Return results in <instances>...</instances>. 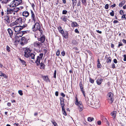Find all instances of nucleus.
I'll list each match as a JSON object with an SVG mask.
<instances>
[{
    "mask_svg": "<svg viewBox=\"0 0 126 126\" xmlns=\"http://www.w3.org/2000/svg\"><path fill=\"white\" fill-rule=\"evenodd\" d=\"M61 54L63 56H65V52L64 51H62L61 53Z\"/></svg>",
    "mask_w": 126,
    "mask_h": 126,
    "instance_id": "13d9d810",
    "label": "nucleus"
},
{
    "mask_svg": "<svg viewBox=\"0 0 126 126\" xmlns=\"http://www.w3.org/2000/svg\"><path fill=\"white\" fill-rule=\"evenodd\" d=\"M40 27V25L38 22H36L35 23L32 27L33 31L35 32L37 30H38L39 29Z\"/></svg>",
    "mask_w": 126,
    "mask_h": 126,
    "instance_id": "39448f33",
    "label": "nucleus"
},
{
    "mask_svg": "<svg viewBox=\"0 0 126 126\" xmlns=\"http://www.w3.org/2000/svg\"><path fill=\"white\" fill-rule=\"evenodd\" d=\"M21 39V41L20 44L22 46H23L30 42V38L29 36H26L22 37Z\"/></svg>",
    "mask_w": 126,
    "mask_h": 126,
    "instance_id": "f257e3e1",
    "label": "nucleus"
},
{
    "mask_svg": "<svg viewBox=\"0 0 126 126\" xmlns=\"http://www.w3.org/2000/svg\"><path fill=\"white\" fill-rule=\"evenodd\" d=\"M67 16L63 15L61 17V19L64 22H66L67 21Z\"/></svg>",
    "mask_w": 126,
    "mask_h": 126,
    "instance_id": "aec40b11",
    "label": "nucleus"
},
{
    "mask_svg": "<svg viewBox=\"0 0 126 126\" xmlns=\"http://www.w3.org/2000/svg\"><path fill=\"white\" fill-rule=\"evenodd\" d=\"M23 50L24 51V57L26 58L29 57L32 50L30 48L27 47L23 48Z\"/></svg>",
    "mask_w": 126,
    "mask_h": 126,
    "instance_id": "f03ea898",
    "label": "nucleus"
},
{
    "mask_svg": "<svg viewBox=\"0 0 126 126\" xmlns=\"http://www.w3.org/2000/svg\"><path fill=\"white\" fill-rule=\"evenodd\" d=\"M29 13L27 11H25L23 12L22 13V15L23 16L27 17L28 16Z\"/></svg>",
    "mask_w": 126,
    "mask_h": 126,
    "instance_id": "2eb2a0df",
    "label": "nucleus"
},
{
    "mask_svg": "<svg viewBox=\"0 0 126 126\" xmlns=\"http://www.w3.org/2000/svg\"><path fill=\"white\" fill-rule=\"evenodd\" d=\"M109 5L108 4H107L105 6V8L106 9H108L109 8Z\"/></svg>",
    "mask_w": 126,
    "mask_h": 126,
    "instance_id": "864d4df0",
    "label": "nucleus"
},
{
    "mask_svg": "<svg viewBox=\"0 0 126 126\" xmlns=\"http://www.w3.org/2000/svg\"><path fill=\"white\" fill-rule=\"evenodd\" d=\"M15 0H13L10 3V4L8 5H9V6L10 7H15V6L14 5V4H15Z\"/></svg>",
    "mask_w": 126,
    "mask_h": 126,
    "instance_id": "4be33fe9",
    "label": "nucleus"
},
{
    "mask_svg": "<svg viewBox=\"0 0 126 126\" xmlns=\"http://www.w3.org/2000/svg\"><path fill=\"white\" fill-rule=\"evenodd\" d=\"M27 25L26 24H24L23 26H21V28L22 29V30L23 29V28H24L26 27L27 26Z\"/></svg>",
    "mask_w": 126,
    "mask_h": 126,
    "instance_id": "a19ab883",
    "label": "nucleus"
},
{
    "mask_svg": "<svg viewBox=\"0 0 126 126\" xmlns=\"http://www.w3.org/2000/svg\"><path fill=\"white\" fill-rule=\"evenodd\" d=\"M15 2L14 5L15 7H16L20 4L22 2V0H15Z\"/></svg>",
    "mask_w": 126,
    "mask_h": 126,
    "instance_id": "f8f14e48",
    "label": "nucleus"
},
{
    "mask_svg": "<svg viewBox=\"0 0 126 126\" xmlns=\"http://www.w3.org/2000/svg\"><path fill=\"white\" fill-rule=\"evenodd\" d=\"M125 3V0H123L122 2L120 3L119 5V6L120 7H121L123 5H124Z\"/></svg>",
    "mask_w": 126,
    "mask_h": 126,
    "instance_id": "c756f323",
    "label": "nucleus"
},
{
    "mask_svg": "<svg viewBox=\"0 0 126 126\" xmlns=\"http://www.w3.org/2000/svg\"><path fill=\"white\" fill-rule=\"evenodd\" d=\"M55 94L56 96H58L59 95V92L58 91H56L55 92Z\"/></svg>",
    "mask_w": 126,
    "mask_h": 126,
    "instance_id": "774afa93",
    "label": "nucleus"
},
{
    "mask_svg": "<svg viewBox=\"0 0 126 126\" xmlns=\"http://www.w3.org/2000/svg\"><path fill=\"white\" fill-rule=\"evenodd\" d=\"M20 26H16L14 28V30L16 32H18L22 30Z\"/></svg>",
    "mask_w": 126,
    "mask_h": 126,
    "instance_id": "9d476101",
    "label": "nucleus"
},
{
    "mask_svg": "<svg viewBox=\"0 0 126 126\" xmlns=\"http://www.w3.org/2000/svg\"><path fill=\"white\" fill-rule=\"evenodd\" d=\"M5 18L4 19L6 21L5 23L9 24L10 23V17L9 16H6L5 17Z\"/></svg>",
    "mask_w": 126,
    "mask_h": 126,
    "instance_id": "4468645a",
    "label": "nucleus"
},
{
    "mask_svg": "<svg viewBox=\"0 0 126 126\" xmlns=\"http://www.w3.org/2000/svg\"><path fill=\"white\" fill-rule=\"evenodd\" d=\"M31 17L32 18L35 17V16L33 12V11L32 10H31Z\"/></svg>",
    "mask_w": 126,
    "mask_h": 126,
    "instance_id": "c9c22d12",
    "label": "nucleus"
},
{
    "mask_svg": "<svg viewBox=\"0 0 126 126\" xmlns=\"http://www.w3.org/2000/svg\"><path fill=\"white\" fill-rule=\"evenodd\" d=\"M73 3V8L76 5L77 1V0H72Z\"/></svg>",
    "mask_w": 126,
    "mask_h": 126,
    "instance_id": "bb28decb",
    "label": "nucleus"
},
{
    "mask_svg": "<svg viewBox=\"0 0 126 126\" xmlns=\"http://www.w3.org/2000/svg\"><path fill=\"white\" fill-rule=\"evenodd\" d=\"M67 12V11L65 10H63L62 12V14L63 15H66Z\"/></svg>",
    "mask_w": 126,
    "mask_h": 126,
    "instance_id": "79ce46f5",
    "label": "nucleus"
},
{
    "mask_svg": "<svg viewBox=\"0 0 126 126\" xmlns=\"http://www.w3.org/2000/svg\"><path fill=\"white\" fill-rule=\"evenodd\" d=\"M21 32L22 33L23 35L27 33V32L26 31H21Z\"/></svg>",
    "mask_w": 126,
    "mask_h": 126,
    "instance_id": "bf43d9fd",
    "label": "nucleus"
},
{
    "mask_svg": "<svg viewBox=\"0 0 126 126\" xmlns=\"http://www.w3.org/2000/svg\"><path fill=\"white\" fill-rule=\"evenodd\" d=\"M45 38V36L43 35L40 37H38L37 39L38 41H40L41 43H43L44 42Z\"/></svg>",
    "mask_w": 126,
    "mask_h": 126,
    "instance_id": "0eeeda50",
    "label": "nucleus"
},
{
    "mask_svg": "<svg viewBox=\"0 0 126 126\" xmlns=\"http://www.w3.org/2000/svg\"><path fill=\"white\" fill-rule=\"evenodd\" d=\"M61 96H63V97H64L65 96V95L63 93H61Z\"/></svg>",
    "mask_w": 126,
    "mask_h": 126,
    "instance_id": "0e129e2a",
    "label": "nucleus"
},
{
    "mask_svg": "<svg viewBox=\"0 0 126 126\" xmlns=\"http://www.w3.org/2000/svg\"><path fill=\"white\" fill-rule=\"evenodd\" d=\"M81 2L82 4L85 6H86L87 4L86 0H81Z\"/></svg>",
    "mask_w": 126,
    "mask_h": 126,
    "instance_id": "72a5a7b5",
    "label": "nucleus"
},
{
    "mask_svg": "<svg viewBox=\"0 0 126 126\" xmlns=\"http://www.w3.org/2000/svg\"><path fill=\"white\" fill-rule=\"evenodd\" d=\"M97 67L98 68H100L101 67V65L100 63H98L97 65Z\"/></svg>",
    "mask_w": 126,
    "mask_h": 126,
    "instance_id": "37998d69",
    "label": "nucleus"
},
{
    "mask_svg": "<svg viewBox=\"0 0 126 126\" xmlns=\"http://www.w3.org/2000/svg\"><path fill=\"white\" fill-rule=\"evenodd\" d=\"M21 19L22 20V22L24 23L26 20L25 18L24 17L21 18Z\"/></svg>",
    "mask_w": 126,
    "mask_h": 126,
    "instance_id": "de8ad7c7",
    "label": "nucleus"
},
{
    "mask_svg": "<svg viewBox=\"0 0 126 126\" xmlns=\"http://www.w3.org/2000/svg\"><path fill=\"white\" fill-rule=\"evenodd\" d=\"M56 55L57 56H58L60 55V51L59 50H58L56 53Z\"/></svg>",
    "mask_w": 126,
    "mask_h": 126,
    "instance_id": "e2e57ef3",
    "label": "nucleus"
},
{
    "mask_svg": "<svg viewBox=\"0 0 126 126\" xmlns=\"http://www.w3.org/2000/svg\"><path fill=\"white\" fill-rule=\"evenodd\" d=\"M11 0H0L1 3H2L6 4L10 2Z\"/></svg>",
    "mask_w": 126,
    "mask_h": 126,
    "instance_id": "393cba45",
    "label": "nucleus"
},
{
    "mask_svg": "<svg viewBox=\"0 0 126 126\" xmlns=\"http://www.w3.org/2000/svg\"><path fill=\"white\" fill-rule=\"evenodd\" d=\"M113 94L111 92L107 94V100L110 101V103L112 104L114 100L113 99Z\"/></svg>",
    "mask_w": 126,
    "mask_h": 126,
    "instance_id": "7ed1b4c3",
    "label": "nucleus"
},
{
    "mask_svg": "<svg viewBox=\"0 0 126 126\" xmlns=\"http://www.w3.org/2000/svg\"><path fill=\"white\" fill-rule=\"evenodd\" d=\"M121 18H125L126 19V15H123L122 16Z\"/></svg>",
    "mask_w": 126,
    "mask_h": 126,
    "instance_id": "6e6d98bb",
    "label": "nucleus"
},
{
    "mask_svg": "<svg viewBox=\"0 0 126 126\" xmlns=\"http://www.w3.org/2000/svg\"><path fill=\"white\" fill-rule=\"evenodd\" d=\"M123 57H124V59L123 60L125 61H126V55L125 54L124 55Z\"/></svg>",
    "mask_w": 126,
    "mask_h": 126,
    "instance_id": "680f3d73",
    "label": "nucleus"
},
{
    "mask_svg": "<svg viewBox=\"0 0 126 126\" xmlns=\"http://www.w3.org/2000/svg\"><path fill=\"white\" fill-rule=\"evenodd\" d=\"M79 86L80 88L82 87H83L82 84V81H80L79 83Z\"/></svg>",
    "mask_w": 126,
    "mask_h": 126,
    "instance_id": "603ef678",
    "label": "nucleus"
},
{
    "mask_svg": "<svg viewBox=\"0 0 126 126\" xmlns=\"http://www.w3.org/2000/svg\"><path fill=\"white\" fill-rule=\"evenodd\" d=\"M119 13L121 15H122L124 13L122 10H120L119 12Z\"/></svg>",
    "mask_w": 126,
    "mask_h": 126,
    "instance_id": "338daca9",
    "label": "nucleus"
},
{
    "mask_svg": "<svg viewBox=\"0 0 126 126\" xmlns=\"http://www.w3.org/2000/svg\"><path fill=\"white\" fill-rule=\"evenodd\" d=\"M60 101H64V99L63 98V97H60Z\"/></svg>",
    "mask_w": 126,
    "mask_h": 126,
    "instance_id": "052dcab7",
    "label": "nucleus"
},
{
    "mask_svg": "<svg viewBox=\"0 0 126 126\" xmlns=\"http://www.w3.org/2000/svg\"><path fill=\"white\" fill-rule=\"evenodd\" d=\"M107 60H106V62L108 63H110L111 61V59L110 57H109V58L107 57Z\"/></svg>",
    "mask_w": 126,
    "mask_h": 126,
    "instance_id": "473e14b6",
    "label": "nucleus"
},
{
    "mask_svg": "<svg viewBox=\"0 0 126 126\" xmlns=\"http://www.w3.org/2000/svg\"><path fill=\"white\" fill-rule=\"evenodd\" d=\"M58 29L59 32L61 34H62V33L63 32H64L62 27L60 26H59L58 27Z\"/></svg>",
    "mask_w": 126,
    "mask_h": 126,
    "instance_id": "b1692460",
    "label": "nucleus"
},
{
    "mask_svg": "<svg viewBox=\"0 0 126 126\" xmlns=\"http://www.w3.org/2000/svg\"><path fill=\"white\" fill-rule=\"evenodd\" d=\"M33 45L35 47H38L40 48L42 45V44L40 43L39 42L36 41L34 42L33 43Z\"/></svg>",
    "mask_w": 126,
    "mask_h": 126,
    "instance_id": "6e6552de",
    "label": "nucleus"
},
{
    "mask_svg": "<svg viewBox=\"0 0 126 126\" xmlns=\"http://www.w3.org/2000/svg\"><path fill=\"white\" fill-rule=\"evenodd\" d=\"M7 14H11L14 12L13 9H11L10 8H7Z\"/></svg>",
    "mask_w": 126,
    "mask_h": 126,
    "instance_id": "dca6fc26",
    "label": "nucleus"
},
{
    "mask_svg": "<svg viewBox=\"0 0 126 126\" xmlns=\"http://www.w3.org/2000/svg\"><path fill=\"white\" fill-rule=\"evenodd\" d=\"M110 14L111 16H113L114 15V12L113 10L111 11V12H110Z\"/></svg>",
    "mask_w": 126,
    "mask_h": 126,
    "instance_id": "49530a36",
    "label": "nucleus"
},
{
    "mask_svg": "<svg viewBox=\"0 0 126 126\" xmlns=\"http://www.w3.org/2000/svg\"><path fill=\"white\" fill-rule=\"evenodd\" d=\"M63 37L65 39H67L68 38V34L67 31L64 32H63L62 34Z\"/></svg>",
    "mask_w": 126,
    "mask_h": 126,
    "instance_id": "9b49d317",
    "label": "nucleus"
},
{
    "mask_svg": "<svg viewBox=\"0 0 126 126\" xmlns=\"http://www.w3.org/2000/svg\"><path fill=\"white\" fill-rule=\"evenodd\" d=\"M51 122L54 126H57V123L54 120H53L51 121Z\"/></svg>",
    "mask_w": 126,
    "mask_h": 126,
    "instance_id": "58836bf2",
    "label": "nucleus"
},
{
    "mask_svg": "<svg viewBox=\"0 0 126 126\" xmlns=\"http://www.w3.org/2000/svg\"><path fill=\"white\" fill-rule=\"evenodd\" d=\"M32 5V7L33 9H34V7H35V5L33 3H30Z\"/></svg>",
    "mask_w": 126,
    "mask_h": 126,
    "instance_id": "5fc2aeb1",
    "label": "nucleus"
},
{
    "mask_svg": "<svg viewBox=\"0 0 126 126\" xmlns=\"http://www.w3.org/2000/svg\"><path fill=\"white\" fill-rule=\"evenodd\" d=\"M0 76L3 77L4 78L6 79L8 77L5 74L1 71H0Z\"/></svg>",
    "mask_w": 126,
    "mask_h": 126,
    "instance_id": "412c9836",
    "label": "nucleus"
},
{
    "mask_svg": "<svg viewBox=\"0 0 126 126\" xmlns=\"http://www.w3.org/2000/svg\"><path fill=\"white\" fill-rule=\"evenodd\" d=\"M81 2H80V1H79L78 2V3L77 4V6H80V5H81Z\"/></svg>",
    "mask_w": 126,
    "mask_h": 126,
    "instance_id": "69168bd1",
    "label": "nucleus"
},
{
    "mask_svg": "<svg viewBox=\"0 0 126 126\" xmlns=\"http://www.w3.org/2000/svg\"><path fill=\"white\" fill-rule=\"evenodd\" d=\"M40 66L41 67V69H44L45 68V65L43 63L41 62L40 63Z\"/></svg>",
    "mask_w": 126,
    "mask_h": 126,
    "instance_id": "cd10ccee",
    "label": "nucleus"
},
{
    "mask_svg": "<svg viewBox=\"0 0 126 126\" xmlns=\"http://www.w3.org/2000/svg\"><path fill=\"white\" fill-rule=\"evenodd\" d=\"M22 20L21 19V17H19L17 19L16 21L12 23L13 25H16L17 24L20 25L22 23Z\"/></svg>",
    "mask_w": 126,
    "mask_h": 126,
    "instance_id": "423d86ee",
    "label": "nucleus"
},
{
    "mask_svg": "<svg viewBox=\"0 0 126 126\" xmlns=\"http://www.w3.org/2000/svg\"><path fill=\"white\" fill-rule=\"evenodd\" d=\"M75 32L77 33H79V32L78 30V29H75Z\"/></svg>",
    "mask_w": 126,
    "mask_h": 126,
    "instance_id": "4d7b16f0",
    "label": "nucleus"
},
{
    "mask_svg": "<svg viewBox=\"0 0 126 126\" xmlns=\"http://www.w3.org/2000/svg\"><path fill=\"white\" fill-rule=\"evenodd\" d=\"M39 56H38L37 57V59L35 61V63H36L37 66H38L40 65V59H39Z\"/></svg>",
    "mask_w": 126,
    "mask_h": 126,
    "instance_id": "f3484780",
    "label": "nucleus"
},
{
    "mask_svg": "<svg viewBox=\"0 0 126 126\" xmlns=\"http://www.w3.org/2000/svg\"><path fill=\"white\" fill-rule=\"evenodd\" d=\"M64 101H60V104L61 105L62 108L63 107V108L64 107V106H65V105L64 104Z\"/></svg>",
    "mask_w": 126,
    "mask_h": 126,
    "instance_id": "f704fd0d",
    "label": "nucleus"
},
{
    "mask_svg": "<svg viewBox=\"0 0 126 126\" xmlns=\"http://www.w3.org/2000/svg\"><path fill=\"white\" fill-rule=\"evenodd\" d=\"M76 102L75 104L76 105L79 106L78 109H79V111H80L83 110V106L82 104V102L81 101H78V98L76 97Z\"/></svg>",
    "mask_w": 126,
    "mask_h": 126,
    "instance_id": "20e7f679",
    "label": "nucleus"
},
{
    "mask_svg": "<svg viewBox=\"0 0 126 126\" xmlns=\"http://www.w3.org/2000/svg\"><path fill=\"white\" fill-rule=\"evenodd\" d=\"M7 31L8 32L11 38H12L13 35V32L12 31V30L10 29L9 28H8L7 30Z\"/></svg>",
    "mask_w": 126,
    "mask_h": 126,
    "instance_id": "ddd939ff",
    "label": "nucleus"
},
{
    "mask_svg": "<svg viewBox=\"0 0 126 126\" xmlns=\"http://www.w3.org/2000/svg\"><path fill=\"white\" fill-rule=\"evenodd\" d=\"M22 34L21 32H17L15 38L16 40L18 41V38L19 37H22Z\"/></svg>",
    "mask_w": 126,
    "mask_h": 126,
    "instance_id": "1a4fd4ad",
    "label": "nucleus"
},
{
    "mask_svg": "<svg viewBox=\"0 0 126 126\" xmlns=\"http://www.w3.org/2000/svg\"><path fill=\"white\" fill-rule=\"evenodd\" d=\"M18 93L20 95H22L23 94V93H22V91L21 90H19L18 91Z\"/></svg>",
    "mask_w": 126,
    "mask_h": 126,
    "instance_id": "09e8293b",
    "label": "nucleus"
},
{
    "mask_svg": "<svg viewBox=\"0 0 126 126\" xmlns=\"http://www.w3.org/2000/svg\"><path fill=\"white\" fill-rule=\"evenodd\" d=\"M13 12H17L20 10V8L18 7H15L13 9Z\"/></svg>",
    "mask_w": 126,
    "mask_h": 126,
    "instance_id": "2f4dec72",
    "label": "nucleus"
},
{
    "mask_svg": "<svg viewBox=\"0 0 126 126\" xmlns=\"http://www.w3.org/2000/svg\"><path fill=\"white\" fill-rule=\"evenodd\" d=\"M103 79L101 78L98 79L96 80V83L98 85H100L101 84Z\"/></svg>",
    "mask_w": 126,
    "mask_h": 126,
    "instance_id": "a211bd4d",
    "label": "nucleus"
},
{
    "mask_svg": "<svg viewBox=\"0 0 126 126\" xmlns=\"http://www.w3.org/2000/svg\"><path fill=\"white\" fill-rule=\"evenodd\" d=\"M118 43L119 44L118 46V48L120 47V46H123V44H122L121 41L120 42H119Z\"/></svg>",
    "mask_w": 126,
    "mask_h": 126,
    "instance_id": "ea45409f",
    "label": "nucleus"
},
{
    "mask_svg": "<svg viewBox=\"0 0 126 126\" xmlns=\"http://www.w3.org/2000/svg\"><path fill=\"white\" fill-rule=\"evenodd\" d=\"M43 54L42 53H41L39 55L40 57H39V59H42L43 58Z\"/></svg>",
    "mask_w": 126,
    "mask_h": 126,
    "instance_id": "3c124183",
    "label": "nucleus"
},
{
    "mask_svg": "<svg viewBox=\"0 0 126 126\" xmlns=\"http://www.w3.org/2000/svg\"><path fill=\"white\" fill-rule=\"evenodd\" d=\"M42 77L45 81H46L47 82H50L47 76H43Z\"/></svg>",
    "mask_w": 126,
    "mask_h": 126,
    "instance_id": "6ab92c4d",
    "label": "nucleus"
},
{
    "mask_svg": "<svg viewBox=\"0 0 126 126\" xmlns=\"http://www.w3.org/2000/svg\"><path fill=\"white\" fill-rule=\"evenodd\" d=\"M19 60L21 62V63L23 65H26V63L25 62V61H24L23 60H22L20 58L19 59Z\"/></svg>",
    "mask_w": 126,
    "mask_h": 126,
    "instance_id": "c85d7f7f",
    "label": "nucleus"
},
{
    "mask_svg": "<svg viewBox=\"0 0 126 126\" xmlns=\"http://www.w3.org/2000/svg\"><path fill=\"white\" fill-rule=\"evenodd\" d=\"M56 70H54V74L53 77L55 79L56 78Z\"/></svg>",
    "mask_w": 126,
    "mask_h": 126,
    "instance_id": "c03bdc74",
    "label": "nucleus"
},
{
    "mask_svg": "<svg viewBox=\"0 0 126 126\" xmlns=\"http://www.w3.org/2000/svg\"><path fill=\"white\" fill-rule=\"evenodd\" d=\"M35 55L33 53H31L30 54V56L31 57V59H35Z\"/></svg>",
    "mask_w": 126,
    "mask_h": 126,
    "instance_id": "e433bc0d",
    "label": "nucleus"
},
{
    "mask_svg": "<svg viewBox=\"0 0 126 126\" xmlns=\"http://www.w3.org/2000/svg\"><path fill=\"white\" fill-rule=\"evenodd\" d=\"M117 112L115 111L112 112L111 113V114L112 116H113L114 118H115L116 117V114Z\"/></svg>",
    "mask_w": 126,
    "mask_h": 126,
    "instance_id": "a878e982",
    "label": "nucleus"
},
{
    "mask_svg": "<svg viewBox=\"0 0 126 126\" xmlns=\"http://www.w3.org/2000/svg\"><path fill=\"white\" fill-rule=\"evenodd\" d=\"M6 50L8 52H9L10 51V48L8 45L6 46Z\"/></svg>",
    "mask_w": 126,
    "mask_h": 126,
    "instance_id": "a18cd8bd",
    "label": "nucleus"
},
{
    "mask_svg": "<svg viewBox=\"0 0 126 126\" xmlns=\"http://www.w3.org/2000/svg\"><path fill=\"white\" fill-rule=\"evenodd\" d=\"M89 81L91 83H93L94 82V80L90 78H89Z\"/></svg>",
    "mask_w": 126,
    "mask_h": 126,
    "instance_id": "8fccbe9b",
    "label": "nucleus"
},
{
    "mask_svg": "<svg viewBox=\"0 0 126 126\" xmlns=\"http://www.w3.org/2000/svg\"><path fill=\"white\" fill-rule=\"evenodd\" d=\"M62 108V111L63 114L65 115H66L67 114L66 112L65 111V108L63 107Z\"/></svg>",
    "mask_w": 126,
    "mask_h": 126,
    "instance_id": "7c9ffc66",
    "label": "nucleus"
},
{
    "mask_svg": "<svg viewBox=\"0 0 126 126\" xmlns=\"http://www.w3.org/2000/svg\"><path fill=\"white\" fill-rule=\"evenodd\" d=\"M94 119L93 117H89L88 118V121H89L91 122Z\"/></svg>",
    "mask_w": 126,
    "mask_h": 126,
    "instance_id": "4c0bfd02",
    "label": "nucleus"
},
{
    "mask_svg": "<svg viewBox=\"0 0 126 126\" xmlns=\"http://www.w3.org/2000/svg\"><path fill=\"white\" fill-rule=\"evenodd\" d=\"M71 25L72 27H78L79 26V25L76 22H72L71 24Z\"/></svg>",
    "mask_w": 126,
    "mask_h": 126,
    "instance_id": "5701e85b",
    "label": "nucleus"
}]
</instances>
